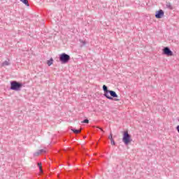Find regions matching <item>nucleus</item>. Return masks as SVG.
<instances>
[{"label":"nucleus","instance_id":"1","mask_svg":"<svg viewBox=\"0 0 179 179\" xmlns=\"http://www.w3.org/2000/svg\"><path fill=\"white\" fill-rule=\"evenodd\" d=\"M23 87V84L22 83L13 80L10 82V90H15V92H20Z\"/></svg>","mask_w":179,"mask_h":179},{"label":"nucleus","instance_id":"2","mask_svg":"<svg viewBox=\"0 0 179 179\" xmlns=\"http://www.w3.org/2000/svg\"><path fill=\"white\" fill-rule=\"evenodd\" d=\"M59 58L62 64H68L71 61V56L66 53H62Z\"/></svg>","mask_w":179,"mask_h":179},{"label":"nucleus","instance_id":"3","mask_svg":"<svg viewBox=\"0 0 179 179\" xmlns=\"http://www.w3.org/2000/svg\"><path fill=\"white\" fill-rule=\"evenodd\" d=\"M122 142L124 145H129L131 142H132V139H131V134H128V131H125L123 133Z\"/></svg>","mask_w":179,"mask_h":179},{"label":"nucleus","instance_id":"4","mask_svg":"<svg viewBox=\"0 0 179 179\" xmlns=\"http://www.w3.org/2000/svg\"><path fill=\"white\" fill-rule=\"evenodd\" d=\"M103 90L104 92L103 96L106 97V99H108V100H114V99L108 94L110 90H108V88L106 85H103Z\"/></svg>","mask_w":179,"mask_h":179},{"label":"nucleus","instance_id":"5","mask_svg":"<svg viewBox=\"0 0 179 179\" xmlns=\"http://www.w3.org/2000/svg\"><path fill=\"white\" fill-rule=\"evenodd\" d=\"M162 52L164 55H166L167 57H173V51H171L169 47H165L162 50Z\"/></svg>","mask_w":179,"mask_h":179},{"label":"nucleus","instance_id":"6","mask_svg":"<svg viewBox=\"0 0 179 179\" xmlns=\"http://www.w3.org/2000/svg\"><path fill=\"white\" fill-rule=\"evenodd\" d=\"M108 93L110 94V97H112V99H113L115 101H120V99H117L118 95L117 94L115 91L110 90Z\"/></svg>","mask_w":179,"mask_h":179},{"label":"nucleus","instance_id":"7","mask_svg":"<svg viewBox=\"0 0 179 179\" xmlns=\"http://www.w3.org/2000/svg\"><path fill=\"white\" fill-rule=\"evenodd\" d=\"M164 16V11L163 10H159L155 13L156 19H162Z\"/></svg>","mask_w":179,"mask_h":179},{"label":"nucleus","instance_id":"8","mask_svg":"<svg viewBox=\"0 0 179 179\" xmlns=\"http://www.w3.org/2000/svg\"><path fill=\"white\" fill-rule=\"evenodd\" d=\"M47 152V148L38 150L37 152L34 153V156L35 157H37V156H40V155H43V153H46Z\"/></svg>","mask_w":179,"mask_h":179},{"label":"nucleus","instance_id":"9","mask_svg":"<svg viewBox=\"0 0 179 179\" xmlns=\"http://www.w3.org/2000/svg\"><path fill=\"white\" fill-rule=\"evenodd\" d=\"M54 62V59L50 58L49 60H48L47 64L48 66H51V65L53 64Z\"/></svg>","mask_w":179,"mask_h":179},{"label":"nucleus","instance_id":"10","mask_svg":"<svg viewBox=\"0 0 179 179\" xmlns=\"http://www.w3.org/2000/svg\"><path fill=\"white\" fill-rule=\"evenodd\" d=\"M166 8H168V9L173 10V6L171 5V3H170V2L166 3Z\"/></svg>","mask_w":179,"mask_h":179},{"label":"nucleus","instance_id":"11","mask_svg":"<svg viewBox=\"0 0 179 179\" xmlns=\"http://www.w3.org/2000/svg\"><path fill=\"white\" fill-rule=\"evenodd\" d=\"M24 5H26V6H30V4H29L28 0H20Z\"/></svg>","mask_w":179,"mask_h":179},{"label":"nucleus","instance_id":"12","mask_svg":"<svg viewBox=\"0 0 179 179\" xmlns=\"http://www.w3.org/2000/svg\"><path fill=\"white\" fill-rule=\"evenodd\" d=\"M9 65H10V63H9L8 61H5L2 63V66H8Z\"/></svg>","mask_w":179,"mask_h":179},{"label":"nucleus","instance_id":"13","mask_svg":"<svg viewBox=\"0 0 179 179\" xmlns=\"http://www.w3.org/2000/svg\"><path fill=\"white\" fill-rule=\"evenodd\" d=\"M38 166L39 167V171L41 174H43V168L41 166V163H38Z\"/></svg>","mask_w":179,"mask_h":179},{"label":"nucleus","instance_id":"14","mask_svg":"<svg viewBox=\"0 0 179 179\" xmlns=\"http://www.w3.org/2000/svg\"><path fill=\"white\" fill-rule=\"evenodd\" d=\"M71 131H73V132L74 134H80V130H79V129H71Z\"/></svg>","mask_w":179,"mask_h":179},{"label":"nucleus","instance_id":"15","mask_svg":"<svg viewBox=\"0 0 179 179\" xmlns=\"http://www.w3.org/2000/svg\"><path fill=\"white\" fill-rule=\"evenodd\" d=\"M81 122H82V124H89V120L87 119H85Z\"/></svg>","mask_w":179,"mask_h":179},{"label":"nucleus","instance_id":"16","mask_svg":"<svg viewBox=\"0 0 179 179\" xmlns=\"http://www.w3.org/2000/svg\"><path fill=\"white\" fill-rule=\"evenodd\" d=\"M80 43H81V47H84V45H86V41H80Z\"/></svg>","mask_w":179,"mask_h":179},{"label":"nucleus","instance_id":"17","mask_svg":"<svg viewBox=\"0 0 179 179\" xmlns=\"http://www.w3.org/2000/svg\"><path fill=\"white\" fill-rule=\"evenodd\" d=\"M110 143L111 145H115V141H114V138L110 139Z\"/></svg>","mask_w":179,"mask_h":179},{"label":"nucleus","instance_id":"18","mask_svg":"<svg viewBox=\"0 0 179 179\" xmlns=\"http://www.w3.org/2000/svg\"><path fill=\"white\" fill-rule=\"evenodd\" d=\"M108 139H110V141H111V139H113V133H110L109 136H108Z\"/></svg>","mask_w":179,"mask_h":179},{"label":"nucleus","instance_id":"19","mask_svg":"<svg viewBox=\"0 0 179 179\" xmlns=\"http://www.w3.org/2000/svg\"><path fill=\"white\" fill-rule=\"evenodd\" d=\"M99 129H101V131H103V129H101V128H99Z\"/></svg>","mask_w":179,"mask_h":179}]
</instances>
